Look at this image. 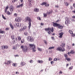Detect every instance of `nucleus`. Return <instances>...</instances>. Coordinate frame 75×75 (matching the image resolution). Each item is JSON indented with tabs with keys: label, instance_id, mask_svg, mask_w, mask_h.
Returning <instances> with one entry per match:
<instances>
[{
	"label": "nucleus",
	"instance_id": "nucleus-56",
	"mask_svg": "<svg viewBox=\"0 0 75 75\" xmlns=\"http://www.w3.org/2000/svg\"><path fill=\"white\" fill-rule=\"evenodd\" d=\"M55 7H57V8H58V6L57 5L55 6Z\"/></svg>",
	"mask_w": 75,
	"mask_h": 75
},
{
	"label": "nucleus",
	"instance_id": "nucleus-43",
	"mask_svg": "<svg viewBox=\"0 0 75 75\" xmlns=\"http://www.w3.org/2000/svg\"><path fill=\"white\" fill-rule=\"evenodd\" d=\"M72 68H73V67H70L69 68V69H72Z\"/></svg>",
	"mask_w": 75,
	"mask_h": 75
},
{
	"label": "nucleus",
	"instance_id": "nucleus-19",
	"mask_svg": "<svg viewBox=\"0 0 75 75\" xmlns=\"http://www.w3.org/2000/svg\"><path fill=\"white\" fill-rule=\"evenodd\" d=\"M25 63L24 62H22L21 63V65H22V66H23V65H25Z\"/></svg>",
	"mask_w": 75,
	"mask_h": 75
},
{
	"label": "nucleus",
	"instance_id": "nucleus-62",
	"mask_svg": "<svg viewBox=\"0 0 75 75\" xmlns=\"http://www.w3.org/2000/svg\"><path fill=\"white\" fill-rule=\"evenodd\" d=\"M55 35V34L53 33L52 34V35Z\"/></svg>",
	"mask_w": 75,
	"mask_h": 75
},
{
	"label": "nucleus",
	"instance_id": "nucleus-14",
	"mask_svg": "<svg viewBox=\"0 0 75 75\" xmlns=\"http://www.w3.org/2000/svg\"><path fill=\"white\" fill-rule=\"evenodd\" d=\"M2 48L3 49H5V48L6 49L7 48H8V46H2Z\"/></svg>",
	"mask_w": 75,
	"mask_h": 75
},
{
	"label": "nucleus",
	"instance_id": "nucleus-61",
	"mask_svg": "<svg viewBox=\"0 0 75 75\" xmlns=\"http://www.w3.org/2000/svg\"><path fill=\"white\" fill-rule=\"evenodd\" d=\"M52 39H54V37H52Z\"/></svg>",
	"mask_w": 75,
	"mask_h": 75
},
{
	"label": "nucleus",
	"instance_id": "nucleus-64",
	"mask_svg": "<svg viewBox=\"0 0 75 75\" xmlns=\"http://www.w3.org/2000/svg\"><path fill=\"white\" fill-rule=\"evenodd\" d=\"M71 9H72V6H71Z\"/></svg>",
	"mask_w": 75,
	"mask_h": 75
},
{
	"label": "nucleus",
	"instance_id": "nucleus-54",
	"mask_svg": "<svg viewBox=\"0 0 75 75\" xmlns=\"http://www.w3.org/2000/svg\"><path fill=\"white\" fill-rule=\"evenodd\" d=\"M14 16H17V14L16 13H15L14 14Z\"/></svg>",
	"mask_w": 75,
	"mask_h": 75
},
{
	"label": "nucleus",
	"instance_id": "nucleus-9",
	"mask_svg": "<svg viewBox=\"0 0 75 75\" xmlns=\"http://www.w3.org/2000/svg\"><path fill=\"white\" fill-rule=\"evenodd\" d=\"M26 28H27V26H24L23 28H21V29L19 30V31H23V30H25Z\"/></svg>",
	"mask_w": 75,
	"mask_h": 75
},
{
	"label": "nucleus",
	"instance_id": "nucleus-35",
	"mask_svg": "<svg viewBox=\"0 0 75 75\" xmlns=\"http://www.w3.org/2000/svg\"><path fill=\"white\" fill-rule=\"evenodd\" d=\"M44 17H47V15L46 14L44 13Z\"/></svg>",
	"mask_w": 75,
	"mask_h": 75
},
{
	"label": "nucleus",
	"instance_id": "nucleus-1",
	"mask_svg": "<svg viewBox=\"0 0 75 75\" xmlns=\"http://www.w3.org/2000/svg\"><path fill=\"white\" fill-rule=\"evenodd\" d=\"M53 25L54 27H57L59 29H62L63 28L64 26H62L61 24H57V23H53Z\"/></svg>",
	"mask_w": 75,
	"mask_h": 75
},
{
	"label": "nucleus",
	"instance_id": "nucleus-3",
	"mask_svg": "<svg viewBox=\"0 0 75 75\" xmlns=\"http://www.w3.org/2000/svg\"><path fill=\"white\" fill-rule=\"evenodd\" d=\"M25 19L26 20H28L29 21V29L30 30V27L31 26V21L30 18L28 17H27L25 18Z\"/></svg>",
	"mask_w": 75,
	"mask_h": 75
},
{
	"label": "nucleus",
	"instance_id": "nucleus-49",
	"mask_svg": "<svg viewBox=\"0 0 75 75\" xmlns=\"http://www.w3.org/2000/svg\"><path fill=\"white\" fill-rule=\"evenodd\" d=\"M72 35L73 37H74V36H75V34H73Z\"/></svg>",
	"mask_w": 75,
	"mask_h": 75
},
{
	"label": "nucleus",
	"instance_id": "nucleus-44",
	"mask_svg": "<svg viewBox=\"0 0 75 75\" xmlns=\"http://www.w3.org/2000/svg\"><path fill=\"white\" fill-rule=\"evenodd\" d=\"M65 5H66V6H68V4L67 3H65Z\"/></svg>",
	"mask_w": 75,
	"mask_h": 75
},
{
	"label": "nucleus",
	"instance_id": "nucleus-51",
	"mask_svg": "<svg viewBox=\"0 0 75 75\" xmlns=\"http://www.w3.org/2000/svg\"><path fill=\"white\" fill-rule=\"evenodd\" d=\"M51 64H54V62H53V61H52V62H51Z\"/></svg>",
	"mask_w": 75,
	"mask_h": 75
},
{
	"label": "nucleus",
	"instance_id": "nucleus-33",
	"mask_svg": "<svg viewBox=\"0 0 75 75\" xmlns=\"http://www.w3.org/2000/svg\"><path fill=\"white\" fill-rule=\"evenodd\" d=\"M16 65H17V64L15 63H14L13 64V67H16Z\"/></svg>",
	"mask_w": 75,
	"mask_h": 75
},
{
	"label": "nucleus",
	"instance_id": "nucleus-52",
	"mask_svg": "<svg viewBox=\"0 0 75 75\" xmlns=\"http://www.w3.org/2000/svg\"><path fill=\"white\" fill-rule=\"evenodd\" d=\"M19 74V73H18V72H16V74Z\"/></svg>",
	"mask_w": 75,
	"mask_h": 75
},
{
	"label": "nucleus",
	"instance_id": "nucleus-5",
	"mask_svg": "<svg viewBox=\"0 0 75 75\" xmlns=\"http://www.w3.org/2000/svg\"><path fill=\"white\" fill-rule=\"evenodd\" d=\"M21 47L22 48L24 52H27L28 50V47L26 46L24 47L23 46H21Z\"/></svg>",
	"mask_w": 75,
	"mask_h": 75
},
{
	"label": "nucleus",
	"instance_id": "nucleus-11",
	"mask_svg": "<svg viewBox=\"0 0 75 75\" xmlns=\"http://www.w3.org/2000/svg\"><path fill=\"white\" fill-rule=\"evenodd\" d=\"M41 5H45L46 7H48V6H49V4H47L46 2H43L41 4Z\"/></svg>",
	"mask_w": 75,
	"mask_h": 75
},
{
	"label": "nucleus",
	"instance_id": "nucleus-28",
	"mask_svg": "<svg viewBox=\"0 0 75 75\" xmlns=\"http://www.w3.org/2000/svg\"><path fill=\"white\" fill-rule=\"evenodd\" d=\"M11 38L12 40H14V35L11 36Z\"/></svg>",
	"mask_w": 75,
	"mask_h": 75
},
{
	"label": "nucleus",
	"instance_id": "nucleus-31",
	"mask_svg": "<svg viewBox=\"0 0 75 75\" xmlns=\"http://www.w3.org/2000/svg\"><path fill=\"white\" fill-rule=\"evenodd\" d=\"M0 33H4V32L3 31H1V30H0Z\"/></svg>",
	"mask_w": 75,
	"mask_h": 75
},
{
	"label": "nucleus",
	"instance_id": "nucleus-36",
	"mask_svg": "<svg viewBox=\"0 0 75 75\" xmlns=\"http://www.w3.org/2000/svg\"><path fill=\"white\" fill-rule=\"evenodd\" d=\"M24 42V40H22L21 41V43H23Z\"/></svg>",
	"mask_w": 75,
	"mask_h": 75
},
{
	"label": "nucleus",
	"instance_id": "nucleus-34",
	"mask_svg": "<svg viewBox=\"0 0 75 75\" xmlns=\"http://www.w3.org/2000/svg\"><path fill=\"white\" fill-rule=\"evenodd\" d=\"M66 59H67V60L68 61H70V60H71V59L69 58H66Z\"/></svg>",
	"mask_w": 75,
	"mask_h": 75
},
{
	"label": "nucleus",
	"instance_id": "nucleus-13",
	"mask_svg": "<svg viewBox=\"0 0 75 75\" xmlns=\"http://www.w3.org/2000/svg\"><path fill=\"white\" fill-rule=\"evenodd\" d=\"M65 19L66 20V21H65V23L66 24H67L68 23V21H69V19L68 18L66 17L65 18Z\"/></svg>",
	"mask_w": 75,
	"mask_h": 75
},
{
	"label": "nucleus",
	"instance_id": "nucleus-10",
	"mask_svg": "<svg viewBox=\"0 0 75 75\" xmlns=\"http://www.w3.org/2000/svg\"><path fill=\"white\" fill-rule=\"evenodd\" d=\"M21 20V18H16L15 19V21H20Z\"/></svg>",
	"mask_w": 75,
	"mask_h": 75
},
{
	"label": "nucleus",
	"instance_id": "nucleus-15",
	"mask_svg": "<svg viewBox=\"0 0 75 75\" xmlns=\"http://www.w3.org/2000/svg\"><path fill=\"white\" fill-rule=\"evenodd\" d=\"M13 9H14V7L13 6H11L10 7V10L11 11H13Z\"/></svg>",
	"mask_w": 75,
	"mask_h": 75
},
{
	"label": "nucleus",
	"instance_id": "nucleus-57",
	"mask_svg": "<svg viewBox=\"0 0 75 75\" xmlns=\"http://www.w3.org/2000/svg\"><path fill=\"white\" fill-rule=\"evenodd\" d=\"M72 12H73V13H75V11H72Z\"/></svg>",
	"mask_w": 75,
	"mask_h": 75
},
{
	"label": "nucleus",
	"instance_id": "nucleus-23",
	"mask_svg": "<svg viewBox=\"0 0 75 75\" xmlns=\"http://www.w3.org/2000/svg\"><path fill=\"white\" fill-rule=\"evenodd\" d=\"M10 26L11 28H12V29L13 30V29L14 28V27H13V25H12L11 23L10 24Z\"/></svg>",
	"mask_w": 75,
	"mask_h": 75
},
{
	"label": "nucleus",
	"instance_id": "nucleus-29",
	"mask_svg": "<svg viewBox=\"0 0 75 75\" xmlns=\"http://www.w3.org/2000/svg\"><path fill=\"white\" fill-rule=\"evenodd\" d=\"M58 60H59V59H58L57 58H54V61H58Z\"/></svg>",
	"mask_w": 75,
	"mask_h": 75
},
{
	"label": "nucleus",
	"instance_id": "nucleus-46",
	"mask_svg": "<svg viewBox=\"0 0 75 75\" xmlns=\"http://www.w3.org/2000/svg\"><path fill=\"white\" fill-rule=\"evenodd\" d=\"M52 60V58H50L49 59V61H51Z\"/></svg>",
	"mask_w": 75,
	"mask_h": 75
},
{
	"label": "nucleus",
	"instance_id": "nucleus-60",
	"mask_svg": "<svg viewBox=\"0 0 75 75\" xmlns=\"http://www.w3.org/2000/svg\"><path fill=\"white\" fill-rule=\"evenodd\" d=\"M73 6H74V7H75V4H73Z\"/></svg>",
	"mask_w": 75,
	"mask_h": 75
},
{
	"label": "nucleus",
	"instance_id": "nucleus-21",
	"mask_svg": "<svg viewBox=\"0 0 75 75\" xmlns=\"http://www.w3.org/2000/svg\"><path fill=\"white\" fill-rule=\"evenodd\" d=\"M69 33L72 35V34H74L73 33V32L71 30H69Z\"/></svg>",
	"mask_w": 75,
	"mask_h": 75
},
{
	"label": "nucleus",
	"instance_id": "nucleus-2",
	"mask_svg": "<svg viewBox=\"0 0 75 75\" xmlns=\"http://www.w3.org/2000/svg\"><path fill=\"white\" fill-rule=\"evenodd\" d=\"M65 43H62V48L61 47H59L58 48L57 50H58V51H62V52H63V51H65V49L63 47H65Z\"/></svg>",
	"mask_w": 75,
	"mask_h": 75
},
{
	"label": "nucleus",
	"instance_id": "nucleus-42",
	"mask_svg": "<svg viewBox=\"0 0 75 75\" xmlns=\"http://www.w3.org/2000/svg\"><path fill=\"white\" fill-rule=\"evenodd\" d=\"M16 1H17V0H13L12 1V3H14V2Z\"/></svg>",
	"mask_w": 75,
	"mask_h": 75
},
{
	"label": "nucleus",
	"instance_id": "nucleus-24",
	"mask_svg": "<svg viewBox=\"0 0 75 75\" xmlns=\"http://www.w3.org/2000/svg\"><path fill=\"white\" fill-rule=\"evenodd\" d=\"M8 6H7L6 7L5 11V13H6V12H7V9H8Z\"/></svg>",
	"mask_w": 75,
	"mask_h": 75
},
{
	"label": "nucleus",
	"instance_id": "nucleus-32",
	"mask_svg": "<svg viewBox=\"0 0 75 75\" xmlns=\"http://www.w3.org/2000/svg\"><path fill=\"white\" fill-rule=\"evenodd\" d=\"M53 48H54V47H50L49 48V50H51V49H53Z\"/></svg>",
	"mask_w": 75,
	"mask_h": 75
},
{
	"label": "nucleus",
	"instance_id": "nucleus-8",
	"mask_svg": "<svg viewBox=\"0 0 75 75\" xmlns=\"http://www.w3.org/2000/svg\"><path fill=\"white\" fill-rule=\"evenodd\" d=\"M59 38H62V36H63V35H64V33L63 32L59 33Z\"/></svg>",
	"mask_w": 75,
	"mask_h": 75
},
{
	"label": "nucleus",
	"instance_id": "nucleus-40",
	"mask_svg": "<svg viewBox=\"0 0 75 75\" xmlns=\"http://www.w3.org/2000/svg\"><path fill=\"white\" fill-rule=\"evenodd\" d=\"M2 17H3V18H4V20H6V18H5V17H4V16L3 15H2Z\"/></svg>",
	"mask_w": 75,
	"mask_h": 75
},
{
	"label": "nucleus",
	"instance_id": "nucleus-30",
	"mask_svg": "<svg viewBox=\"0 0 75 75\" xmlns=\"http://www.w3.org/2000/svg\"><path fill=\"white\" fill-rule=\"evenodd\" d=\"M38 51H42V50L41 48H40L39 47H38Z\"/></svg>",
	"mask_w": 75,
	"mask_h": 75
},
{
	"label": "nucleus",
	"instance_id": "nucleus-27",
	"mask_svg": "<svg viewBox=\"0 0 75 75\" xmlns=\"http://www.w3.org/2000/svg\"><path fill=\"white\" fill-rule=\"evenodd\" d=\"M18 40L20 41V40H21V37H20V36H18Z\"/></svg>",
	"mask_w": 75,
	"mask_h": 75
},
{
	"label": "nucleus",
	"instance_id": "nucleus-22",
	"mask_svg": "<svg viewBox=\"0 0 75 75\" xmlns=\"http://www.w3.org/2000/svg\"><path fill=\"white\" fill-rule=\"evenodd\" d=\"M34 11H36V12H38V11H39V9H37V8H36L35 9Z\"/></svg>",
	"mask_w": 75,
	"mask_h": 75
},
{
	"label": "nucleus",
	"instance_id": "nucleus-41",
	"mask_svg": "<svg viewBox=\"0 0 75 75\" xmlns=\"http://www.w3.org/2000/svg\"><path fill=\"white\" fill-rule=\"evenodd\" d=\"M29 3L30 4H31V0H29Z\"/></svg>",
	"mask_w": 75,
	"mask_h": 75
},
{
	"label": "nucleus",
	"instance_id": "nucleus-63",
	"mask_svg": "<svg viewBox=\"0 0 75 75\" xmlns=\"http://www.w3.org/2000/svg\"><path fill=\"white\" fill-rule=\"evenodd\" d=\"M68 65H69V64H67V67H68Z\"/></svg>",
	"mask_w": 75,
	"mask_h": 75
},
{
	"label": "nucleus",
	"instance_id": "nucleus-4",
	"mask_svg": "<svg viewBox=\"0 0 75 75\" xmlns=\"http://www.w3.org/2000/svg\"><path fill=\"white\" fill-rule=\"evenodd\" d=\"M45 31H48V34H51V31H51L52 32H53L54 31V28H46L45 29Z\"/></svg>",
	"mask_w": 75,
	"mask_h": 75
},
{
	"label": "nucleus",
	"instance_id": "nucleus-50",
	"mask_svg": "<svg viewBox=\"0 0 75 75\" xmlns=\"http://www.w3.org/2000/svg\"><path fill=\"white\" fill-rule=\"evenodd\" d=\"M9 30V28H7L6 29V30Z\"/></svg>",
	"mask_w": 75,
	"mask_h": 75
},
{
	"label": "nucleus",
	"instance_id": "nucleus-59",
	"mask_svg": "<svg viewBox=\"0 0 75 75\" xmlns=\"http://www.w3.org/2000/svg\"><path fill=\"white\" fill-rule=\"evenodd\" d=\"M72 45V46H74L75 45V44H73Z\"/></svg>",
	"mask_w": 75,
	"mask_h": 75
},
{
	"label": "nucleus",
	"instance_id": "nucleus-6",
	"mask_svg": "<svg viewBox=\"0 0 75 75\" xmlns=\"http://www.w3.org/2000/svg\"><path fill=\"white\" fill-rule=\"evenodd\" d=\"M29 46L30 47H32V50L33 52H35L36 51V49H35V47L34 45L30 44Z\"/></svg>",
	"mask_w": 75,
	"mask_h": 75
},
{
	"label": "nucleus",
	"instance_id": "nucleus-39",
	"mask_svg": "<svg viewBox=\"0 0 75 75\" xmlns=\"http://www.w3.org/2000/svg\"><path fill=\"white\" fill-rule=\"evenodd\" d=\"M24 34L25 35H28V33H27V32H25L24 33Z\"/></svg>",
	"mask_w": 75,
	"mask_h": 75
},
{
	"label": "nucleus",
	"instance_id": "nucleus-12",
	"mask_svg": "<svg viewBox=\"0 0 75 75\" xmlns=\"http://www.w3.org/2000/svg\"><path fill=\"white\" fill-rule=\"evenodd\" d=\"M11 63V61H8L6 62H5V64H10Z\"/></svg>",
	"mask_w": 75,
	"mask_h": 75
},
{
	"label": "nucleus",
	"instance_id": "nucleus-17",
	"mask_svg": "<svg viewBox=\"0 0 75 75\" xmlns=\"http://www.w3.org/2000/svg\"><path fill=\"white\" fill-rule=\"evenodd\" d=\"M23 4H21L20 5H18V6H17V8H19L20 7H23Z\"/></svg>",
	"mask_w": 75,
	"mask_h": 75
},
{
	"label": "nucleus",
	"instance_id": "nucleus-16",
	"mask_svg": "<svg viewBox=\"0 0 75 75\" xmlns=\"http://www.w3.org/2000/svg\"><path fill=\"white\" fill-rule=\"evenodd\" d=\"M74 52L73 51H71V52H69L68 53V55H70V54H74Z\"/></svg>",
	"mask_w": 75,
	"mask_h": 75
},
{
	"label": "nucleus",
	"instance_id": "nucleus-53",
	"mask_svg": "<svg viewBox=\"0 0 75 75\" xmlns=\"http://www.w3.org/2000/svg\"><path fill=\"white\" fill-rule=\"evenodd\" d=\"M41 25H44V24L42 23H41Z\"/></svg>",
	"mask_w": 75,
	"mask_h": 75
},
{
	"label": "nucleus",
	"instance_id": "nucleus-38",
	"mask_svg": "<svg viewBox=\"0 0 75 75\" xmlns=\"http://www.w3.org/2000/svg\"><path fill=\"white\" fill-rule=\"evenodd\" d=\"M64 55L65 57H66V58H67V54H64Z\"/></svg>",
	"mask_w": 75,
	"mask_h": 75
},
{
	"label": "nucleus",
	"instance_id": "nucleus-48",
	"mask_svg": "<svg viewBox=\"0 0 75 75\" xmlns=\"http://www.w3.org/2000/svg\"><path fill=\"white\" fill-rule=\"evenodd\" d=\"M72 18H75V16H73L72 17Z\"/></svg>",
	"mask_w": 75,
	"mask_h": 75
},
{
	"label": "nucleus",
	"instance_id": "nucleus-55",
	"mask_svg": "<svg viewBox=\"0 0 75 75\" xmlns=\"http://www.w3.org/2000/svg\"><path fill=\"white\" fill-rule=\"evenodd\" d=\"M62 71H60L59 72V74H62Z\"/></svg>",
	"mask_w": 75,
	"mask_h": 75
},
{
	"label": "nucleus",
	"instance_id": "nucleus-7",
	"mask_svg": "<svg viewBox=\"0 0 75 75\" xmlns=\"http://www.w3.org/2000/svg\"><path fill=\"white\" fill-rule=\"evenodd\" d=\"M27 39L28 41H29L30 42H32V41H34V39H33V38L32 37L30 36H28V37L27 38Z\"/></svg>",
	"mask_w": 75,
	"mask_h": 75
},
{
	"label": "nucleus",
	"instance_id": "nucleus-20",
	"mask_svg": "<svg viewBox=\"0 0 75 75\" xmlns=\"http://www.w3.org/2000/svg\"><path fill=\"white\" fill-rule=\"evenodd\" d=\"M16 25L17 27H21V24L20 23L18 24V23H17L16 24Z\"/></svg>",
	"mask_w": 75,
	"mask_h": 75
},
{
	"label": "nucleus",
	"instance_id": "nucleus-18",
	"mask_svg": "<svg viewBox=\"0 0 75 75\" xmlns=\"http://www.w3.org/2000/svg\"><path fill=\"white\" fill-rule=\"evenodd\" d=\"M38 63H39L40 64H42V63H43V61L42 60H39L38 61Z\"/></svg>",
	"mask_w": 75,
	"mask_h": 75
},
{
	"label": "nucleus",
	"instance_id": "nucleus-58",
	"mask_svg": "<svg viewBox=\"0 0 75 75\" xmlns=\"http://www.w3.org/2000/svg\"><path fill=\"white\" fill-rule=\"evenodd\" d=\"M21 3L23 2V0H21Z\"/></svg>",
	"mask_w": 75,
	"mask_h": 75
},
{
	"label": "nucleus",
	"instance_id": "nucleus-47",
	"mask_svg": "<svg viewBox=\"0 0 75 75\" xmlns=\"http://www.w3.org/2000/svg\"><path fill=\"white\" fill-rule=\"evenodd\" d=\"M44 42L45 43V44H47V41H46L45 40H44Z\"/></svg>",
	"mask_w": 75,
	"mask_h": 75
},
{
	"label": "nucleus",
	"instance_id": "nucleus-25",
	"mask_svg": "<svg viewBox=\"0 0 75 75\" xmlns=\"http://www.w3.org/2000/svg\"><path fill=\"white\" fill-rule=\"evenodd\" d=\"M52 10H51L50 12H47V14H51V13H52Z\"/></svg>",
	"mask_w": 75,
	"mask_h": 75
},
{
	"label": "nucleus",
	"instance_id": "nucleus-45",
	"mask_svg": "<svg viewBox=\"0 0 75 75\" xmlns=\"http://www.w3.org/2000/svg\"><path fill=\"white\" fill-rule=\"evenodd\" d=\"M30 63H32V62H33V60H31L30 61Z\"/></svg>",
	"mask_w": 75,
	"mask_h": 75
},
{
	"label": "nucleus",
	"instance_id": "nucleus-26",
	"mask_svg": "<svg viewBox=\"0 0 75 75\" xmlns=\"http://www.w3.org/2000/svg\"><path fill=\"white\" fill-rule=\"evenodd\" d=\"M6 14H7L8 15H10V14H11V13H10V12L9 11H8L6 13Z\"/></svg>",
	"mask_w": 75,
	"mask_h": 75
},
{
	"label": "nucleus",
	"instance_id": "nucleus-37",
	"mask_svg": "<svg viewBox=\"0 0 75 75\" xmlns=\"http://www.w3.org/2000/svg\"><path fill=\"white\" fill-rule=\"evenodd\" d=\"M37 19L38 20H41V18H40V17H37Z\"/></svg>",
	"mask_w": 75,
	"mask_h": 75
}]
</instances>
